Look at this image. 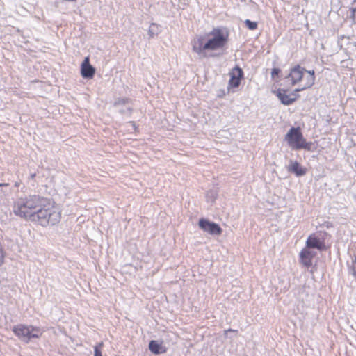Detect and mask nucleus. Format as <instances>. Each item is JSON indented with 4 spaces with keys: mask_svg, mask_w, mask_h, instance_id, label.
I'll return each instance as SVG.
<instances>
[{
    "mask_svg": "<svg viewBox=\"0 0 356 356\" xmlns=\"http://www.w3.org/2000/svg\"><path fill=\"white\" fill-rule=\"evenodd\" d=\"M13 213L25 220L36 222L42 227L54 225L61 218L60 209L54 202L39 195L19 197L13 207Z\"/></svg>",
    "mask_w": 356,
    "mask_h": 356,
    "instance_id": "obj_1",
    "label": "nucleus"
},
{
    "mask_svg": "<svg viewBox=\"0 0 356 356\" xmlns=\"http://www.w3.org/2000/svg\"><path fill=\"white\" fill-rule=\"evenodd\" d=\"M229 33L220 28H214L205 35H197L191 40L192 50L200 58L209 56L208 51L222 49L228 42Z\"/></svg>",
    "mask_w": 356,
    "mask_h": 356,
    "instance_id": "obj_2",
    "label": "nucleus"
},
{
    "mask_svg": "<svg viewBox=\"0 0 356 356\" xmlns=\"http://www.w3.org/2000/svg\"><path fill=\"white\" fill-rule=\"evenodd\" d=\"M286 78L290 79L293 86L296 85L300 81H303L302 86L296 88L295 92H300L311 88L315 81L314 71L306 70L299 65L291 68L290 74Z\"/></svg>",
    "mask_w": 356,
    "mask_h": 356,
    "instance_id": "obj_3",
    "label": "nucleus"
},
{
    "mask_svg": "<svg viewBox=\"0 0 356 356\" xmlns=\"http://www.w3.org/2000/svg\"><path fill=\"white\" fill-rule=\"evenodd\" d=\"M285 140L293 149H309L310 148V144L306 142L299 128L290 129L285 136Z\"/></svg>",
    "mask_w": 356,
    "mask_h": 356,
    "instance_id": "obj_4",
    "label": "nucleus"
},
{
    "mask_svg": "<svg viewBox=\"0 0 356 356\" xmlns=\"http://www.w3.org/2000/svg\"><path fill=\"white\" fill-rule=\"evenodd\" d=\"M13 331L16 336L26 343H29L32 338H39L42 335L39 327L23 324L14 326Z\"/></svg>",
    "mask_w": 356,
    "mask_h": 356,
    "instance_id": "obj_5",
    "label": "nucleus"
},
{
    "mask_svg": "<svg viewBox=\"0 0 356 356\" xmlns=\"http://www.w3.org/2000/svg\"><path fill=\"white\" fill-rule=\"evenodd\" d=\"M199 227L206 232L211 235H220L222 232V228L216 223L210 222L207 219L201 218L198 222Z\"/></svg>",
    "mask_w": 356,
    "mask_h": 356,
    "instance_id": "obj_6",
    "label": "nucleus"
},
{
    "mask_svg": "<svg viewBox=\"0 0 356 356\" xmlns=\"http://www.w3.org/2000/svg\"><path fill=\"white\" fill-rule=\"evenodd\" d=\"M315 255V252L306 247L300 252V261L303 266L309 268L312 265V259Z\"/></svg>",
    "mask_w": 356,
    "mask_h": 356,
    "instance_id": "obj_7",
    "label": "nucleus"
},
{
    "mask_svg": "<svg viewBox=\"0 0 356 356\" xmlns=\"http://www.w3.org/2000/svg\"><path fill=\"white\" fill-rule=\"evenodd\" d=\"M243 70L238 67H235L230 72V80L229 81V86L230 87L236 88L240 85L241 79L243 77Z\"/></svg>",
    "mask_w": 356,
    "mask_h": 356,
    "instance_id": "obj_8",
    "label": "nucleus"
},
{
    "mask_svg": "<svg viewBox=\"0 0 356 356\" xmlns=\"http://www.w3.org/2000/svg\"><path fill=\"white\" fill-rule=\"evenodd\" d=\"M296 92L294 91V92L288 95L286 90L280 89L277 90V96L283 104L290 105L293 104L297 98Z\"/></svg>",
    "mask_w": 356,
    "mask_h": 356,
    "instance_id": "obj_9",
    "label": "nucleus"
},
{
    "mask_svg": "<svg viewBox=\"0 0 356 356\" xmlns=\"http://www.w3.org/2000/svg\"><path fill=\"white\" fill-rule=\"evenodd\" d=\"M95 72V68L90 64L89 58L86 57L81 64V73L83 78H92Z\"/></svg>",
    "mask_w": 356,
    "mask_h": 356,
    "instance_id": "obj_10",
    "label": "nucleus"
},
{
    "mask_svg": "<svg viewBox=\"0 0 356 356\" xmlns=\"http://www.w3.org/2000/svg\"><path fill=\"white\" fill-rule=\"evenodd\" d=\"M306 247L308 248H316L319 250H323L325 248L323 241L321 240L318 237L314 235H310L307 241Z\"/></svg>",
    "mask_w": 356,
    "mask_h": 356,
    "instance_id": "obj_11",
    "label": "nucleus"
},
{
    "mask_svg": "<svg viewBox=\"0 0 356 356\" xmlns=\"http://www.w3.org/2000/svg\"><path fill=\"white\" fill-rule=\"evenodd\" d=\"M287 170L289 172L294 173L297 177L303 176L307 172L306 168L301 167L297 161H290Z\"/></svg>",
    "mask_w": 356,
    "mask_h": 356,
    "instance_id": "obj_12",
    "label": "nucleus"
},
{
    "mask_svg": "<svg viewBox=\"0 0 356 356\" xmlns=\"http://www.w3.org/2000/svg\"><path fill=\"white\" fill-rule=\"evenodd\" d=\"M149 349L152 353L154 354H160L165 351V350H163L161 345L154 340H152L149 342Z\"/></svg>",
    "mask_w": 356,
    "mask_h": 356,
    "instance_id": "obj_13",
    "label": "nucleus"
},
{
    "mask_svg": "<svg viewBox=\"0 0 356 356\" xmlns=\"http://www.w3.org/2000/svg\"><path fill=\"white\" fill-rule=\"evenodd\" d=\"M159 33V26L156 24L152 23L149 26L148 35L149 38H154Z\"/></svg>",
    "mask_w": 356,
    "mask_h": 356,
    "instance_id": "obj_14",
    "label": "nucleus"
},
{
    "mask_svg": "<svg viewBox=\"0 0 356 356\" xmlns=\"http://www.w3.org/2000/svg\"><path fill=\"white\" fill-rule=\"evenodd\" d=\"M245 24L250 30H254L257 28V23L256 22H252L250 19H246L245 21Z\"/></svg>",
    "mask_w": 356,
    "mask_h": 356,
    "instance_id": "obj_15",
    "label": "nucleus"
},
{
    "mask_svg": "<svg viewBox=\"0 0 356 356\" xmlns=\"http://www.w3.org/2000/svg\"><path fill=\"white\" fill-rule=\"evenodd\" d=\"M103 346V342H100L95 347L94 356H102L100 348Z\"/></svg>",
    "mask_w": 356,
    "mask_h": 356,
    "instance_id": "obj_16",
    "label": "nucleus"
},
{
    "mask_svg": "<svg viewBox=\"0 0 356 356\" xmlns=\"http://www.w3.org/2000/svg\"><path fill=\"white\" fill-rule=\"evenodd\" d=\"M129 102V99L127 98H120L115 100L114 102V106H118L120 104H125Z\"/></svg>",
    "mask_w": 356,
    "mask_h": 356,
    "instance_id": "obj_17",
    "label": "nucleus"
},
{
    "mask_svg": "<svg viewBox=\"0 0 356 356\" xmlns=\"http://www.w3.org/2000/svg\"><path fill=\"white\" fill-rule=\"evenodd\" d=\"M280 72V70L278 68H273L271 72V76L273 79L275 78V76L278 75Z\"/></svg>",
    "mask_w": 356,
    "mask_h": 356,
    "instance_id": "obj_18",
    "label": "nucleus"
},
{
    "mask_svg": "<svg viewBox=\"0 0 356 356\" xmlns=\"http://www.w3.org/2000/svg\"><path fill=\"white\" fill-rule=\"evenodd\" d=\"M352 17L354 20H356V8L351 9Z\"/></svg>",
    "mask_w": 356,
    "mask_h": 356,
    "instance_id": "obj_19",
    "label": "nucleus"
},
{
    "mask_svg": "<svg viewBox=\"0 0 356 356\" xmlns=\"http://www.w3.org/2000/svg\"><path fill=\"white\" fill-rule=\"evenodd\" d=\"M353 275L356 279V258H355V264L353 265Z\"/></svg>",
    "mask_w": 356,
    "mask_h": 356,
    "instance_id": "obj_20",
    "label": "nucleus"
},
{
    "mask_svg": "<svg viewBox=\"0 0 356 356\" xmlns=\"http://www.w3.org/2000/svg\"><path fill=\"white\" fill-rule=\"evenodd\" d=\"M228 332H236V330L229 329L225 331V334H226Z\"/></svg>",
    "mask_w": 356,
    "mask_h": 356,
    "instance_id": "obj_21",
    "label": "nucleus"
},
{
    "mask_svg": "<svg viewBox=\"0 0 356 356\" xmlns=\"http://www.w3.org/2000/svg\"><path fill=\"white\" fill-rule=\"evenodd\" d=\"M7 186H8V184H7V183H0V187Z\"/></svg>",
    "mask_w": 356,
    "mask_h": 356,
    "instance_id": "obj_22",
    "label": "nucleus"
},
{
    "mask_svg": "<svg viewBox=\"0 0 356 356\" xmlns=\"http://www.w3.org/2000/svg\"><path fill=\"white\" fill-rule=\"evenodd\" d=\"M15 186L16 187H18V186H19V184H18L17 182H16V183L15 184Z\"/></svg>",
    "mask_w": 356,
    "mask_h": 356,
    "instance_id": "obj_23",
    "label": "nucleus"
},
{
    "mask_svg": "<svg viewBox=\"0 0 356 356\" xmlns=\"http://www.w3.org/2000/svg\"><path fill=\"white\" fill-rule=\"evenodd\" d=\"M35 177V174L31 175V177L33 178Z\"/></svg>",
    "mask_w": 356,
    "mask_h": 356,
    "instance_id": "obj_24",
    "label": "nucleus"
}]
</instances>
